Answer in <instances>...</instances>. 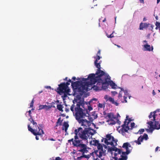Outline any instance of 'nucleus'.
<instances>
[{
  "instance_id": "nucleus-1",
  "label": "nucleus",
  "mask_w": 160,
  "mask_h": 160,
  "mask_svg": "<svg viewBox=\"0 0 160 160\" xmlns=\"http://www.w3.org/2000/svg\"><path fill=\"white\" fill-rule=\"evenodd\" d=\"M95 131L93 129L89 128L79 127L75 129L74 133L75 134L76 138L78 137L80 139L84 141H88V139L93 135L95 133Z\"/></svg>"
},
{
  "instance_id": "nucleus-2",
  "label": "nucleus",
  "mask_w": 160,
  "mask_h": 160,
  "mask_svg": "<svg viewBox=\"0 0 160 160\" xmlns=\"http://www.w3.org/2000/svg\"><path fill=\"white\" fill-rule=\"evenodd\" d=\"M83 105V104L82 103L79 102H77L76 107H75L74 102H73V104L72 105L70 108L71 110L73 113H75V118L77 121L85 118L87 116V114L89 115L87 108L83 109L80 108L81 106L82 107Z\"/></svg>"
},
{
  "instance_id": "nucleus-3",
  "label": "nucleus",
  "mask_w": 160,
  "mask_h": 160,
  "mask_svg": "<svg viewBox=\"0 0 160 160\" xmlns=\"http://www.w3.org/2000/svg\"><path fill=\"white\" fill-rule=\"evenodd\" d=\"M106 137V138H103L102 139V142L104 141V143L107 145H110L112 146H115L117 145V142L118 140L110 134L107 135Z\"/></svg>"
},
{
  "instance_id": "nucleus-4",
  "label": "nucleus",
  "mask_w": 160,
  "mask_h": 160,
  "mask_svg": "<svg viewBox=\"0 0 160 160\" xmlns=\"http://www.w3.org/2000/svg\"><path fill=\"white\" fill-rule=\"evenodd\" d=\"M40 127L38 126V129H33L31 128L29 124L28 125V131L31 132L34 135L36 136V139L37 140H39V137L37 136L38 135L41 136L42 134H44V132L42 129V126L40 125Z\"/></svg>"
},
{
  "instance_id": "nucleus-5",
  "label": "nucleus",
  "mask_w": 160,
  "mask_h": 160,
  "mask_svg": "<svg viewBox=\"0 0 160 160\" xmlns=\"http://www.w3.org/2000/svg\"><path fill=\"white\" fill-rule=\"evenodd\" d=\"M122 147L125 148L126 152H122V155L120 156V158L119 160H127L128 159L127 155L130 153L131 150H129L128 148V143L125 142L123 143Z\"/></svg>"
},
{
  "instance_id": "nucleus-6",
  "label": "nucleus",
  "mask_w": 160,
  "mask_h": 160,
  "mask_svg": "<svg viewBox=\"0 0 160 160\" xmlns=\"http://www.w3.org/2000/svg\"><path fill=\"white\" fill-rule=\"evenodd\" d=\"M56 91L59 94L62 95L63 92L68 93L70 91V89L67 87L65 82H63L58 85V87Z\"/></svg>"
},
{
  "instance_id": "nucleus-7",
  "label": "nucleus",
  "mask_w": 160,
  "mask_h": 160,
  "mask_svg": "<svg viewBox=\"0 0 160 160\" xmlns=\"http://www.w3.org/2000/svg\"><path fill=\"white\" fill-rule=\"evenodd\" d=\"M80 147L81 148V149L78 150V151L82 153V155L78 157L77 158L78 159L80 160L83 158H85L87 159H89L91 157L90 154L87 155L84 154V153H87L88 152L86 145L85 144H83Z\"/></svg>"
},
{
  "instance_id": "nucleus-8",
  "label": "nucleus",
  "mask_w": 160,
  "mask_h": 160,
  "mask_svg": "<svg viewBox=\"0 0 160 160\" xmlns=\"http://www.w3.org/2000/svg\"><path fill=\"white\" fill-rule=\"evenodd\" d=\"M102 75L99 74L98 75H96L95 74L91 73L89 74L88 79V80H90V82H88L90 84H95L98 80H99L100 78H102Z\"/></svg>"
},
{
  "instance_id": "nucleus-9",
  "label": "nucleus",
  "mask_w": 160,
  "mask_h": 160,
  "mask_svg": "<svg viewBox=\"0 0 160 160\" xmlns=\"http://www.w3.org/2000/svg\"><path fill=\"white\" fill-rule=\"evenodd\" d=\"M131 118H128V116H127L126 119L124 122V124L122 125V128L119 131V132L122 133L124 132H128V131L130 129L128 125L129 122L131 121Z\"/></svg>"
},
{
  "instance_id": "nucleus-10",
  "label": "nucleus",
  "mask_w": 160,
  "mask_h": 160,
  "mask_svg": "<svg viewBox=\"0 0 160 160\" xmlns=\"http://www.w3.org/2000/svg\"><path fill=\"white\" fill-rule=\"evenodd\" d=\"M109 76L106 74L102 75V78H100L99 80L102 81V89L105 90L108 88V86L109 85L110 78H108Z\"/></svg>"
},
{
  "instance_id": "nucleus-11",
  "label": "nucleus",
  "mask_w": 160,
  "mask_h": 160,
  "mask_svg": "<svg viewBox=\"0 0 160 160\" xmlns=\"http://www.w3.org/2000/svg\"><path fill=\"white\" fill-rule=\"evenodd\" d=\"M97 146L98 150L95 151L94 152L97 156L101 158L102 155L105 156L106 155V151L103 150L102 146L100 143H99Z\"/></svg>"
},
{
  "instance_id": "nucleus-12",
  "label": "nucleus",
  "mask_w": 160,
  "mask_h": 160,
  "mask_svg": "<svg viewBox=\"0 0 160 160\" xmlns=\"http://www.w3.org/2000/svg\"><path fill=\"white\" fill-rule=\"evenodd\" d=\"M148 139V135L146 133H144L143 135H141L138 138L137 140L131 142V143L135 142L137 144L139 145L141 144V142H142L144 139H145V140H147Z\"/></svg>"
},
{
  "instance_id": "nucleus-13",
  "label": "nucleus",
  "mask_w": 160,
  "mask_h": 160,
  "mask_svg": "<svg viewBox=\"0 0 160 160\" xmlns=\"http://www.w3.org/2000/svg\"><path fill=\"white\" fill-rule=\"evenodd\" d=\"M79 124H80L81 126H83L84 129L85 128H89L88 127L91 125V122L90 121L82 118L78 121Z\"/></svg>"
},
{
  "instance_id": "nucleus-14",
  "label": "nucleus",
  "mask_w": 160,
  "mask_h": 160,
  "mask_svg": "<svg viewBox=\"0 0 160 160\" xmlns=\"http://www.w3.org/2000/svg\"><path fill=\"white\" fill-rule=\"evenodd\" d=\"M90 85L88 82H82V81L81 85H80V87L79 88L78 92H83L85 91H87L88 89V86Z\"/></svg>"
},
{
  "instance_id": "nucleus-15",
  "label": "nucleus",
  "mask_w": 160,
  "mask_h": 160,
  "mask_svg": "<svg viewBox=\"0 0 160 160\" xmlns=\"http://www.w3.org/2000/svg\"><path fill=\"white\" fill-rule=\"evenodd\" d=\"M82 81H78L75 82H72L71 84L72 88L75 92L79 91V88L81 85Z\"/></svg>"
},
{
  "instance_id": "nucleus-16",
  "label": "nucleus",
  "mask_w": 160,
  "mask_h": 160,
  "mask_svg": "<svg viewBox=\"0 0 160 160\" xmlns=\"http://www.w3.org/2000/svg\"><path fill=\"white\" fill-rule=\"evenodd\" d=\"M76 135L74 136V141L73 142V143L72 144L74 146H76L77 147H80L83 144H82V139L81 140L79 139V138L77 137L76 138Z\"/></svg>"
},
{
  "instance_id": "nucleus-17",
  "label": "nucleus",
  "mask_w": 160,
  "mask_h": 160,
  "mask_svg": "<svg viewBox=\"0 0 160 160\" xmlns=\"http://www.w3.org/2000/svg\"><path fill=\"white\" fill-rule=\"evenodd\" d=\"M94 64L96 67L98 68L96 72V75H98L99 74H101V75H102L106 74L105 72L101 70V66L100 62H99V63H98V62H94Z\"/></svg>"
},
{
  "instance_id": "nucleus-18",
  "label": "nucleus",
  "mask_w": 160,
  "mask_h": 160,
  "mask_svg": "<svg viewBox=\"0 0 160 160\" xmlns=\"http://www.w3.org/2000/svg\"><path fill=\"white\" fill-rule=\"evenodd\" d=\"M96 82H97L96 85H94L93 87V89L96 91L102 90V81L98 80Z\"/></svg>"
},
{
  "instance_id": "nucleus-19",
  "label": "nucleus",
  "mask_w": 160,
  "mask_h": 160,
  "mask_svg": "<svg viewBox=\"0 0 160 160\" xmlns=\"http://www.w3.org/2000/svg\"><path fill=\"white\" fill-rule=\"evenodd\" d=\"M159 112L160 109H157L154 112H151L148 116L149 119L152 121L156 120V113L157 112Z\"/></svg>"
},
{
  "instance_id": "nucleus-20",
  "label": "nucleus",
  "mask_w": 160,
  "mask_h": 160,
  "mask_svg": "<svg viewBox=\"0 0 160 160\" xmlns=\"http://www.w3.org/2000/svg\"><path fill=\"white\" fill-rule=\"evenodd\" d=\"M155 121H152L151 120H150L149 122H147V124L149 125L150 126V127L149 128V129H147V131H149L150 132H152L153 131L154 129V128L153 127V122Z\"/></svg>"
},
{
  "instance_id": "nucleus-21",
  "label": "nucleus",
  "mask_w": 160,
  "mask_h": 160,
  "mask_svg": "<svg viewBox=\"0 0 160 160\" xmlns=\"http://www.w3.org/2000/svg\"><path fill=\"white\" fill-rule=\"evenodd\" d=\"M150 25V24L149 23L141 22L140 24L139 29L142 30L144 28H147L148 27H149Z\"/></svg>"
},
{
  "instance_id": "nucleus-22",
  "label": "nucleus",
  "mask_w": 160,
  "mask_h": 160,
  "mask_svg": "<svg viewBox=\"0 0 160 160\" xmlns=\"http://www.w3.org/2000/svg\"><path fill=\"white\" fill-rule=\"evenodd\" d=\"M121 153H118V152H112V159H111L110 160H119L120 158H118V157H117V155L120 154Z\"/></svg>"
},
{
  "instance_id": "nucleus-23",
  "label": "nucleus",
  "mask_w": 160,
  "mask_h": 160,
  "mask_svg": "<svg viewBox=\"0 0 160 160\" xmlns=\"http://www.w3.org/2000/svg\"><path fill=\"white\" fill-rule=\"evenodd\" d=\"M109 101L112 104H114L116 106H118V105L119 104L117 102H118V100H117L116 101H115L113 98L111 97H109L108 99L107 100H106L107 101Z\"/></svg>"
},
{
  "instance_id": "nucleus-24",
  "label": "nucleus",
  "mask_w": 160,
  "mask_h": 160,
  "mask_svg": "<svg viewBox=\"0 0 160 160\" xmlns=\"http://www.w3.org/2000/svg\"><path fill=\"white\" fill-rule=\"evenodd\" d=\"M109 101L112 104H114L116 106H118V105L119 104L117 102H118V100H117L116 101H115L113 98L111 97H109L108 99L107 100H106L107 101Z\"/></svg>"
},
{
  "instance_id": "nucleus-25",
  "label": "nucleus",
  "mask_w": 160,
  "mask_h": 160,
  "mask_svg": "<svg viewBox=\"0 0 160 160\" xmlns=\"http://www.w3.org/2000/svg\"><path fill=\"white\" fill-rule=\"evenodd\" d=\"M120 88L121 89V91H123L124 92L125 94V96H124L123 97V98L124 99V101H122V103L127 102V101L126 100V99L127 98V97L128 96V91L127 90H124L123 88Z\"/></svg>"
},
{
  "instance_id": "nucleus-26",
  "label": "nucleus",
  "mask_w": 160,
  "mask_h": 160,
  "mask_svg": "<svg viewBox=\"0 0 160 160\" xmlns=\"http://www.w3.org/2000/svg\"><path fill=\"white\" fill-rule=\"evenodd\" d=\"M113 146L114 147H111L110 148V150L112 152H113V151H114V152H118L119 153H122V152L121 149L115 147V146Z\"/></svg>"
},
{
  "instance_id": "nucleus-27",
  "label": "nucleus",
  "mask_w": 160,
  "mask_h": 160,
  "mask_svg": "<svg viewBox=\"0 0 160 160\" xmlns=\"http://www.w3.org/2000/svg\"><path fill=\"white\" fill-rule=\"evenodd\" d=\"M106 118H108L109 120L112 119H115V117H114L113 114L112 113H108V114L105 117Z\"/></svg>"
},
{
  "instance_id": "nucleus-28",
  "label": "nucleus",
  "mask_w": 160,
  "mask_h": 160,
  "mask_svg": "<svg viewBox=\"0 0 160 160\" xmlns=\"http://www.w3.org/2000/svg\"><path fill=\"white\" fill-rule=\"evenodd\" d=\"M99 143V141L98 140H92L90 142V145H92L94 146H97V145Z\"/></svg>"
},
{
  "instance_id": "nucleus-29",
  "label": "nucleus",
  "mask_w": 160,
  "mask_h": 160,
  "mask_svg": "<svg viewBox=\"0 0 160 160\" xmlns=\"http://www.w3.org/2000/svg\"><path fill=\"white\" fill-rule=\"evenodd\" d=\"M154 122L155 124L154 125H153V127L154 128V129H160V124L159 123V122L158 121H156L155 120Z\"/></svg>"
},
{
  "instance_id": "nucleus-30",
  "label": "nucleus",
  "mask_w": 160,
  "mask_h": 160,
  "mask_svg": "<svg viewBox=\"0 0 160 160\" xmlns=\"http://www.w3.org/2000/svg\"><path fill=\"white\" fill-rule=\"evenodd\" d=\"M57 107V109L59 111H60L62 112H63V111L62 109V108H63V107L62 105L61 104H58Z\"/></svg>"
},
{
  "instance_id": "nucleus-31",
  "label": "nucleus",
  "mask_w": 160,
  "mask_h": 160,
  "mask_svg": "<svg viewBox=\"0 0 160 160\" xmlns=\"http://www.w3.org/2000/svg\"><path fill=\"white\" fill-rule=\"evenodd\" d=\"M144 48H145L146 51H151V47L150 45L148 44H145L144 46Z\"/></svg>"
},
{
  "instance_id": "nucleus-32",
  "label": "nucleus",
  "mask_w": 160,
  "mask_h": 160,
  "mask_svg": "<svg viewBox=\"0 0 160 160\" xmlns=\"http://www.w3.org/2000/svg\"><path fill=\"white\" fill-rule=\"evenodd\" d=\"M61 118H59L58 120V121L56 122V127H58V125H61L62 121L61 120Z\"/></svg>"
},
{
  "instance_id": "nucleus-33",
  "label": "nucleus",
  "mask_w": 160,
  "mask_h": 160,
  "mask_svg": "<svg viewBox=\"0 0 160 160\" xmlns=\"http://www.w3.org/2000/svg\"><path fill=\"white\" fill-rule=\"evenodd\" d=\"M63 125L64 127L65 131L66 132L68 129V128L69 127V125L68 123L66 122H64Z\"/></svg>"
},
{
  "instance_id": "nucleus-34",
  "label": "nucleus",
  "mask_w": 160,
  "mask_h": 160,
  "mask_svg": "<svg viewBox=\"0 0 160 160\" xmlns=\"http://www.w3.org/2000/svg\"><path fill=\"white\" fill-rule=\"evenodd\" d=\"M110 86L112 88H116V87H117V85L116 84L112 81H111V82H110Z\"/></svg>"
},
{
  "instance_id": "nucleus-35",
  "label": "nucleus",
  "mask_w": 160,
  "mask_h": 160,
  "mask_svg": "<svg viewBox=\"0 0 160 160\" xmlns=\"http://www.w3.org/2000/svg\"><path fill=\"white\" fill-rule=\"evenodd\" d=\"M107 122H110L109 124L111 125H114L116 123V122L113 120L112 119L111 120H108L107 121Z\"/></svg>"
},
{
  "instance_id": "nucleus-36",
  "label": "nucleus",
  "mask_w": 160,
  "mask_h": 160,
  "mask_svg": "<svg viewBox=\"0 0 160 160\" xmlns=\"http://www.w3.org/2000/svg\"><path fill=\"white\" fill-rule=\"evenodd\" d=\"M94 58H96V59L94 62H95V63H96V62H98V61L101 58V57H100L99 55H97L96 57H94Z\"/></svg>"
},
{
  "instance_id": "nucleus-37",
  "label": "nucleus",
  "mask_w": 160,
  "mask_h": 160,
  "mask_svg": "<svg viewBox=\"0 0 160 160\" xmlns=\"http://www.w3.org/2000/svg\"><path fill=\"white\" fill-rule=\"evenodd\" d=\"M144 132V129H140L138 132L136 133V134H138V133H139L140 134H141L143 132Z\"/></svg>"
},
{
  "instance_id": "nucleus-38",
  "label": "nucleus",
  "mask_w": 160,
  "mask_h": 160,
  "mask_svg": "<svg viewBox=\"0 0 160 160\" xmlns=\"http://www.w3.org/2000/svg\"><path fill=\"white\" fill-rule=\"evenodd\" d=\"M52 107V106H50V105L47 106V105H45V109L46 110H48L50 109Z\"/></svg>"
},
{
  "instance_id": "nucleus-39",
  "label": "nucleus",
  "mask_w": 160,
  "mask_h": 160,
  "mask_svg": "<svg viewBox=\"0 0 160 160\" xmlns=\"http://www.w3.org/2000/svg\"><path fill=\"white\" fill-rule=\"evenodd\" d=\"M45 105H40L39 106L38 110H40L42 109H45Z\"/></svg>"
},
{
  "instance_id": "nucleus-40",
  "label": "nucleus",
  "mask_w": 160,
  "mask_h": 160,
  "mask_svg": "<svg viewBox=\"0 0 160 160\" xmlns=\"http://www.w3.org/2000/svg\"><path fill=\"white\" fill-rule=\"evenodd\" d=\"M34 99L33 98L32 100V101H31V102L30 103V108L32 107H33V103H34Z\"/></svg>"
},
{
  "instance_id": "nucleus-41",
  "label": "nucleus",
  "mask_w": 160,
  "mask_h": 160,
  "mask_svg": "<svg viewBox=\"0 0 160 160\" xmlns=\"http://www.w3.org/2000/svg\"><path fill=\"white\" fill-rule=\"evenodd\" d=\"M63 94H64L63 96H62V97L63 99H64V98H66L67 97V95L68 94V93H66L65 92L63 93Z\"/></svg>"
},
{
  "instance_id": "nucleus-42",
  "label": "nucleus",
  "mask_w": 160,
  "mask_h": 160,
  "mask_svg": "<svg viewBox=\"0 0 160 160\" xmlns=\"http://www.w3.org/2000/svg\"><path fill=\"white\" fill-rule=\"evenodd\" d=\"M122 92L121 91H120L118 96V98L119 99H120V98H121L122 97Z\"/></svg>"
},
{
  "instance_id": "nucleus-43",
  "label": "nucleus",
  "mask_w": 160,
  "mask_h": 160,
  "mask_svg": "<svg viewBox=\"0 0 160 160\" xmlns=\"http://www.w3.org/2000/svg\"><path fill=\"white\" fill-rule=\"evenodd\" d=\"M88 109H87V110H88V113L90 111L92 110V107H91L90 106L88 105Z\"/></svg>"
},
{
  "instance_id": "nucleus-44",
  "label": "nucleus",
  "mask_w": 160,
  "mask_h": 160,
  "mask_svg": "<svg viewBox=\"0 0 160 160\" xmlns=\"http://www.w3.org/2000/svg\"><path fill=\"white\" fill-rule=\"evenodd\" d=\"M113 33H112V34H111L110 35H108L107 34V37L108 38H110L114 37V36L113 35Z\"/></svg>"
},
{
  "instance_id": "nucleus-45",
  "label": "nucleus",
  "mask_w": 160,
  "mask_h": 160,
  "mask_svg": "<svg viewBox=\"0 0 160 160\" xmlns=\"http://www.w3.org/2000/svg\"><path fill=\"white\" fill-rule=\"evenodd\" d=\"M98 106L99 108H102L103 106L104 107V104L101 103H99Z\"/></svg>"
},
{
  "instance_id": "nucleus-46",
  "label": "nucleus",
  "mask_w": 160,
  "mask_h": 160,
  "mask_svg": "<svg viewBox=\"0 0 160 160\" xmlns=\"http://www.w3.org/2000/svg\"><path fill=\"white\" fill-rule=\"evenodd\" d=\"M155 25L157 27H158V28H160V22H156V24H155Z\"/></svg>"
},
{
  "instance_id": "nucleus-47",
  "label": "nucleus",
  "mask_w": 160,
  "mask_h": 160,
  "mask_svg": "<svg viewBox=\"0 0 160 160\" xmlns=\"http://www.w3.org/2000/svg\"><path fill=\"white\" fill-rule=\"evenodd\" d=\"M135 124L134 122H132L131 124V129H132L134 128L135 126Z\"/></svg>"
},
{
  "instance_id": "nucleus-48",
  "label": "nucleus",
  "mask_w": 160,
  "mask_h": 160,
  "mask_svg": "<svg viewBox=\"0 0 160 160\" xmlns=\"http://www.w3.org/2000/svg\"><path fill=\"white\" fill-rule=\"evenodd\" d=\"M87 80H88V78H82V81H84L85 82H87L86 81Z\"/></svg>"
},
{
  "instance_id": "nucleus-49",
  "label": "nucleus",
  "mask_w": 160,
  "mask_h": 160,
  "mask_svg": "<svg viewBox=\"0 0 160 160\" xmlns=\"http://www.w3.org/2000/svg\"><path fill=\"white\" fill-rule=\"evenodd\" d=\"M62 158L59 157H57L55 159H53V160H61Z\"/></svg>"
},
{
  "instance_id": "nucleus-50",
  "label": "nucleus",
  "mask_w": 160,
  "mask_h": 160,
  "mask_svg": "<svg viewBox=\"0 0 160 160\" xmlns=\"http://www.w3.org/2000/svg\"><path fill=\"white\" fill-rule=\"evenodd\" d=\"M28 112V114H29V116L30 117H31V116H32L31 115V110H30Z\"/></svg>"
},
{
  "instance_id": "nucleus-51",
  "label": "nucleus",
  "mask_w": 160,
  "mask_h": 160,
  "mask_svg": "<svg viewBox=\"0 0 160 160\" xmlns=\"http://www.w3.org/2000/svg\"><path fill=\"white\" fill-rule=\"evenodd\" d=\"M74 139L73 138H72L70 140H68V142H72V143H73V142L74 141Z\"/></svg>"
},
{
  "instance_id": "nucleus-52",
  "label": "nucleus",
  "mask_w": 160,
  "mask_h": 160,
  "mask_svg": "<svg viewBox=\"0 0 160 160\" xmlns=\"http://www.w3.org/2000/svg\"><path fill=\"white\" fill-rule=\"evenodd\" d=\"M112 93L113 95H115L116 94H118V93L116 91L112 92Z\"/></svg>"
},
{
  "instance_id": "nucleus-53",
  "label": "nucleus",
  "mask_w": 160,
  "mask_h": 160,
  "mask_svg": "<svg viewBox=\"0 0 160 160\" xmlns=\"http://www.w3.org/2000/svg\"><path fill=\"white\" fill-rule=\"evenodd\" d=\"M65 85L67 86V88H69L68 85H70V83L68 82H67L66 83H65Z\"/></svg>"
},
{
  "instance_id": "nucleus-54",
  "label": "nucleus",
  "mask_w": 160,
  "mask_h": 160,
  "mask_svg": "<svg viewBox=\"0 0 160 160\" xmlns=\"http://www.w3.org/2000/svg\"><path fill=\"white\" fill-rule=\"evenodd\" d=\"M150 27L149 28V29L150 30H152V29L153 28V26L152 25H150Z\"/></svg>"
},
{
  "instance_id": "nucleus-55",
  "label": "nucleus",
  "mask_w": 160,
  "mask_h": 160,
  "mask_svg": "<svg viewBox=\"0 0 160 160\" xmlns=\"http://www.w3.org/2000/svg\"><path fill=\"white\" fill-rule=\"evenodd\" d=\"M65 111L66 112H68L69 111V108H65Z\"/></svg>"
},
{
  "instance_id": "nucleus-56",
  "label": "nucleus",
  "mask_w": 160,
  "mask_h": 160,
  "mask_svg": "<svg viewBox=\"0 0 160 160\" xmlns=\"http://www.w3.org/2000/svg\"><path fill=\"white\" fill-rule=\"evenodd\" d=\"M32 123L33 125H35L36 127L37 126V122H35L34 121L32 122Z\"/></svg>"
},
{
  "instance_id": "nucleus-57",
  "label": "nucleus",
  "mask_w": 160,
  "mask_h": 160,
  "mask_svg": "<svg viewBox=\"0 0 160 160\" xmlns=\"http://www.w3.org/2000/svg\"><path fill=\"white\" fill-rule=\"evenodd\" d=\"M108 97L107 95H106L104 96V98L106 99V100H107L108 99Z\"/></svg>"
},
{
  "instance_id": "nucleus-58",
  "label": "nucleus",
  "mask_w": 160,
  "mask_h": 160,
  "mask_svg": "<svg viewBox=\"0 0 160 160\" xmlns=\"http://www.w3.org/2000/svg\"><path fill=\"white\" fill-rule=\"evenodd\" d=\"M100 55V50H99L98 52L97 55Z\"/></svg>"
},
{
  "instance_id": "nucleus-59",
  "label": "nucleus",
  "mask_w": 160,
  "mask_h": 160,
  "mask_svg": "<svg viewBox=\"0 0 160 160\" xmlns=\"http://www.w3.org/2000/svg\"><path fill=\"white\" fill-rule=\"evenodd\" d=\"M60 116H61L63 117H64L65 116V115L64 113L61 114L60 115Z\"/></svg>"
},
{
  "instance_id": "nucleus-60",
  "label": "nucleus",
  "mask_w": 160,
  "mask_h": 160,
  "mask_svg": "<svg viewBox=\"0 0 160 160\" xmlns=\"http://www.w3.org/2000/svg\"><path fill=\"white\" fill-rule=\"evenodd\" d=\"M33 119L32 118V116L31 117H30V118L28 120L31 122L32 120H33Z\"/></svg>"
},
{
  "instance_id": "nucleus-61",
  "label": "nucleus",
  "mask_w": 160,
  "mask_h": 160,
  "mask_svg": "<svg viewBox=\"0 0 160 160\" xmlns=\"http://www.w3.org/2000/svg\"><path fill=\"white\" fill-rule=\"evenodd\" d=\"M159 148V147H157L156 148H155V152H157L158 150V149Z\"/></svg>"
},
{
  "instance_id": "nucleus-62",
  "label": "nucleus",
  "mask_w": 160,
  "mask_h": 160,
  "mask_svg": "<svg viewBox=\"0 0 160 160\" xmlns=\"http://www.w3.org/2000/svg\"><path fill=\"white\" fill-rule=\"evenodd\" d=\"M139 1L141 3H144V0H140Z\"/></svg>"
},
{
  "instance_id": "nucleus-63",
  "label": "nucleus",
  "mask_w": 160,
  "mask_h": 160,
  "mask_svg": "<svg viewBox=\"0 0 160 160\" xmlns=\"http://www.w3.org/2000/svg\"><path fill=\"white\" fill-rule=\"evenodd\" d=\"M68 82H71V84L72 83V82H73V81H72L71 80V79H69V80L68 81Z\"/></svg>"
},
{
  "instance_id": "nucleus-64",
  "label": "nucleus",
  "mask_w": 160,
  "mask_h": 160,
  "mask_svg": "<svg viewBox=\"0 0 160 160\" xmlns=\"http://www.w3.org/2000/svg\"><path fill=\"white\" fill-rule=\"evenodd\" d=\"M72 79L74 80H75V79H76V78L75 77H72Z\"/></svg>"
}]
</instances>
